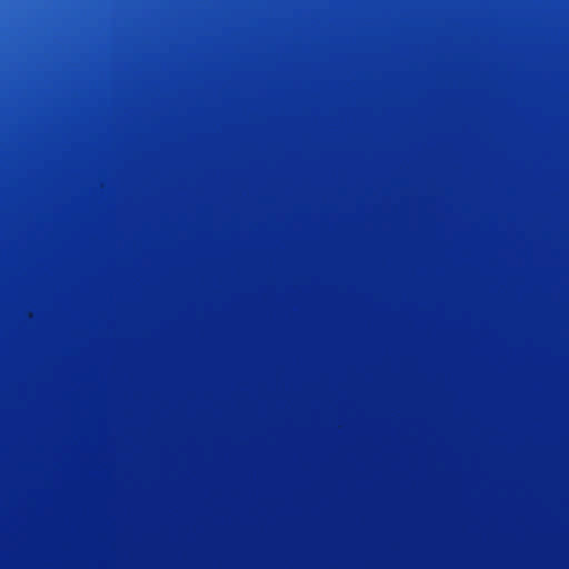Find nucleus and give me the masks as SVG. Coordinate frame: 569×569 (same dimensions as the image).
<instances>
[{
    "label": "nucleus",
    "instance_id": "obj_1",
    "mask_svg": "<svg viewBox=\"0 0 569 569\" xmlns=\"http://www.w3.org/2000/svg\"><path fill=\"white\" fill-rule=\"evenodd\" d=\"M309 533H533V305H523V526L521 529H309Z\"/></svg>",
    "mask_w": 569,
    "mask_h": 569
},
{
    "label": "nucleus",
    "instance_id": "obj_2",
    "mask_svg": "<svg viewBox=\"0 0 569 569\" xmlns=\"http://www.w3.org/2000/svg\"><path fill=\"white\" fill-rule=\"evenodd\" d=\"M307 541H512L523 546V569H533V536H307Z\"/></svg>",
    "mask_w": 569,
    "mask_h": 569
},
{
    "label": "nucleus",
    "instance_id": "obj_3",
    "mask_svg": "<svg viewBox=\"0 0 569 569\" xmlns=\"http://www.w3.org/2000/svg\"><path fill=\"white\" fill-rule=\"evenodd\" d=\"M536 533H569V529L545 528L538 517V309H536Z\"/></svg>",
    "mask_w": 569,
    "mask_h": 569
},
{
    "label": "nucleus",
    "instance_id": "obj_4",
    "mask_svg": "<svg viewBox=\"0 0 569 569\" xmlns=\"http://www.w3.org/2000/svg\"><path fill=\"white\" fill-rule=\"evenodd\" d=\"M569 541V536H536V569H538V549L546 542Z\"/></svg>",
    "mask_w": 569,
    "mask_h": 569
}]
</instances>
